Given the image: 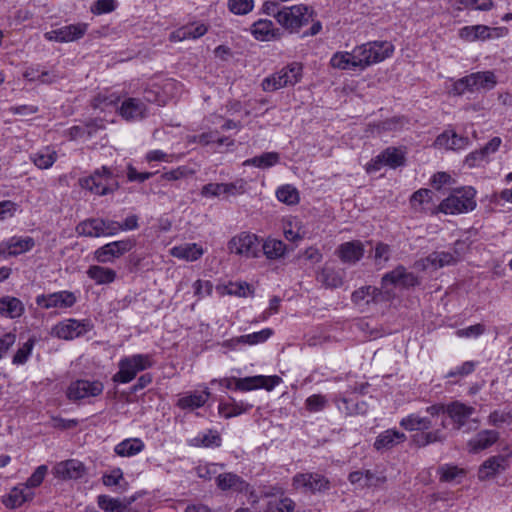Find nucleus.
<instances>
[{"mask_svg": "<svg viewBox=\"0 0 512 512\" xmlns=\"http://www.w3.org/2000/svg\"><path fill=\"white\" fill-rule=\"evenodd\" d=\"M34 497V492L29 490L24 484L13 487L10 492L3 497L5 507L15 509Z\"/></svg>", "mask_w": 512, "mask_h": 512, "instance_id": "30", "label": "nucleus"}, {"mask_svg": "<svg viewBox=\"0 0 512 512\" xmlns=\"http://www.w3.org/2000/svg\"><path fill=\"white\" fill-rule=\"evenodd\" d=\"M79 185L98 196L112 194L119 188L116 176L107 166H102L91 175L80 178Z\"/></svg>", "mask_w": 512, "mask_h": 512, "instance_id": "7", "label": "nucleus"}, {"mask_svg": "<svg viewBox=\"0 0 512 512\" xmlns=\"http://www.w3.org/2000/svg\"><path fill=\"white\" fill-rule=\"evenodd\" d=\"M460 257V254L448 251H436L431 253L423 262V267H432L434 269L454 264Z\"/></svg>", "mask_w": 512, "mask_h": 512, "instance_id": "36", "label": "nucleus"}, {"mask_svg": "<svg viewBox=\"0 0 512 512\" xmlns=\"http://www.w3.org/2000/svg\"><path fill=\"white\" fill-rule=\"evenodd\" d=\"M216 484L218 488L223 491H241L246 485L245 481H243L241 477L230 472L218 474L216 477Z\"/></svg>", "mask_w": 512, "mask_h": 512, "instance_id": "47", "label": "nucleus"}, {"mask_svg": "<svg viewBox=\"0 0 512 512\" xmlns=\"http://www.w3.org/2000/svg\"><path fill=\"white\" fill-rule=\"evenodd\" d=\"M29 159L39 169H49L57 160V152L50 146H45L30 154Z\"/></svg>", "mask_w": 512, "mask_h": 512, "instance_id": "40", "label": "nucleus"}, {"mask_svg": "<svg viewBox=\"0 0 512 512\" xmlns=\"http://www.w3.org/2000/svg\"><path fill=\"white\" fill-rule=\"evenodd\" d=\"M441 481L460 483L465 477V471L453 465H443L439 468Z\"/></svg>", "mask_w": 512, "mask_h": 512, "instance_id": "53", "label": "nucleus"}, {"mask_svg": "<svg viewBox=\"0 0 512 512\" xmlns=\"http://www.w3.org/2000/svg\"><path fill=\"white\" fill-rule=\"evenodd\" d=\"M405 161L406 150L403 147H388L366 164V171L376 173L383 167L396 169L404 166Z\"/></svg>", "mask_w": 512, "mask_h": 512, "instance_id": "14", "label": "nucleus"}, {"mask_svg": "<svg viewBox=\"0 0 512 512\" xmlns=\"http://www.w3.org/2000/svg\"><path fill=\"white\" fill-rule=\"evenodd\" d=\"M86 275L95 285H109L117 278L115 270L97 264L90 265L86 270Z\"/></svg>", "mask_w": 512, "mask_h": 512, "instance_id": "35", "label": "nucleus"}, {"mask_svg": "<svg viewBox=\"0 0 512 512\" xmlns=\"http://www.w3.org/2000/svg\"><path fill=\"white\" fill-rule=\"evenodd\" d=\"M89 24L78 22L60 27V34L63 43L74 42L81 39L88 31Z\"/></svg>", "mask_w": 512, "mask_h": 512, "instance_id": "45", "label": "nucleus"}, {"mask_svg": "<svg viewBox=\"0 0 512 512\" xmlns=\"http://www.w3.org/2000/svg\"><path fill=\"white\" fill-rule=\"evenodd\" d=\"M115 227L113 220L93 218L80 222L76 226V232L79 236L85 237H110L115 236Z\"/></svg>", "mask_w": 512, "mask_h": 512, "instance_id": "17", "label": "nucleus"}, {"mask_svg": "<svg viewBox=\"0 0 512 512\" xmlns=\"http://www.w3.org/2000/svg\"><path fill=\"white\" fill-rule=\"evenodd\" d=\"M486 331L484 324L478 323L462 329H458L455 334L459 338L477 339Z\"/></svg>", "mask_w": 512, "mask_h": 512, "instance_id": "61", "label": "nucleus"}, {"mask_svg": "<svg viewBox=\"0 0 512 512\" xmlns=\"http://www.w3.org/2000/svg\"><path fill=\"white\" fill-rule=\"evenodd\" d=\"M25 311L22 301L16 297L4 296L0 298V314L3 317L15 319L23 315Z\"/></svg>", "mask_w": 512, "mask_h": 512, "instance_id": "39", "label": "nucleus"}, {"mask_svg": "<svg viewBox=\"0 0 512 512\" xmlns=\"http://www.w3.org/2000/svg\"><path fill=\"white\" fill-rule=\"evenodd\" d=\"M283 234L286 240L298 242L305 237V229L297 217H287L283 221Z\"/></svg>", "mask_w": 512, "mask_h": 512, "instance_id": "43", "label": "nucleus"}, {"mask_svg": "<svg viewBox=\"0 0 512 512\" xmlns=\"http://www.w3.org/2000/svg\"><path fill=\"white\" fill-rule=\"evenodd\" d=\"M272 330L270 328L262 329L258 332H253L250 334L242 335L236 338H233L225 343L226 346L234 348L238 344H248V345H256L259 343L265 342L272 335Z\"/></svg>", "mask_w": 512, "mask_h": 512, "instance_id": "42", "label": "nucleus"}, {"mask_svg": "<svg viewBox=\"0 0 512 512\" xmlns=\"http://www.w3.org/2000/svg\"><path fill=\"white\" fill-rule=\"evenodd\" d=\"M252 36L262 42L277 40L281 36L279 28L269 19H258L250 27Z\"/></svg>", "mask_w": 512, "mask_h": 512, "instance_id": "25", "label": "nucleus"}, {"mask_svg": "<svg viewBox=\"0 0 512 512\" xmlns=\"http://www.w3.org/2000/svg\"><path fill=\"white\" fill-rule=\"evenodd\" d=\"M208 26L202 22L187 24L171 34V40L183 41L187 39H198L206 34Z\"/></svg>", "mask_w": 512, "mask_h": 512, "instance_id": "34", "label": "nucleus"}, {"mask_svg": "<svg viewBox=\"0 0 512 512\" xmlns=\"http://www.w3.org/2000/svg\"><path fill=\"white\" fill-rule=\"evenodd\" d=\"M154 364V356L149 353L123 356L118 361V371L112 376V381L116 384H128L138 373L152 368Z\"/></svg>", "mask_w": 512, "mask_h": 512, "instance_id": "2", "label": "nucleus"}, {"mask_svg": "<svg viewBox=\"0 0 512 512\" xmlns=\"http://www.w3.org/2000/svg\"><path fill=\"white\" fill-rule=\"evenodd\" d=\"M210 398V391L207 387L203 390H195L180 394L177 399V407L182 410L193 411L201 408Z\"/></svg>", "mask_w": 512, "mask_h": 512, "instance_id": "23", "label": "nucleus"}, {"mask_svg": "<svg viewBox=\"0 0 512 512\" xmlns=\"http://www.w3.org/2000/svg\"><path fill=\"white\" fill-rule=\"evenodd\" d=\"M478 365H479L478 361H474V360L465 361L462 364L450 369L447 372V374L445 375V378L466 377V376L472 374Z\"/></svg>", "mask_w": 512, "mask_h": 512, "instance_id": "55", "label": "nucleus"}, {"mask_svg": "<svg viewBox=\"0 0 512 512\" xmlns=\"http://www.w3.org/2000/svg\"><path fill=\"white\" fill-rule=\"evenodd\" d=\"M360 72L383 62L394 53V45L389 41H369L354 47Z\"/></svg>", "mask_w": 512, "mask_h": 512, "instance_id": "5", "label": "nucleus"}, {"mask_svg": "<svg viewBox=\"0 0 512 512\" xmlns=\"http://www.w3.org/2000/svg\"><path fill=\"white\" fill-rule=\"evenodd\" d=\"M280 160L279 154L276 152H266L259 156L246 159L243 166H254L260 169H267L276 165Z\"/></svg>", "mask_w": 512, "mask_h": 512, "instance_id": "50", "label": "nucleus"}, {"mask_svg": "<svg viewBox=\"0 0 512 512\" xmlns=\"http://www.w3.org/2000/svg\"><path fill=\"white\" fill-rule=\"evenodd\" d=\"M91 328L89 320L69 318L57 323L52 328V335L59 339L72 340L86 334Z\"/></svg>", "mask_w": 512, "mask_h": 512, "instance_id": "18", "label": "nucleus"}, {"mask_svg": "<svg viewBox=\"0 0 512 512\" xmlns=\"http://www.w3.org/2000/svg\"><path fill=\"white\" fill-rule=\"evenodd\" d=\"M118 6L117 0H97L91 6L94 15H102L113 12Z\"/></svg>", "mask_w": 512, "mask_h": 512, "instance_id": "62", "label": "nucleus"}, {"mask_svg": "<svg viewBox=\"0 0 512 512\" xmlns=\"http://www.w3.org/2000/svg\"><path fill=\"white\" fill-rule=\"evenodd\" d=\"M476 194V190L471 186L454 189L439 204V210L449 215L469 213L476 208Z\"/></svg>", "mask_w": 512, "mask_h": 512, "instance_id": "6", "label": "nucleus"}, {"mask_svg": "<svg viewBox=\"0 0 512 512\" xmlns=\"http://www.w3.org/2000/svg\"><path fill=\"white\" fill-rule=\"evenodd\" d=\"M338 257L344 263H356L364 255V246L360 241H350L341 244L337 249Z\"/></svg>", "mask_w": 512, "mask_h": 512, "instance_id": "32", "label": "nucleus"}, {"mask_svg": "<svg viewBox=\"0 0 512 512\" xmlns=\"http://www.w3.org/2000/svg\"><path fill=\"white\" fill-rule=\"evenodd\" d=\"M330 65L339 70L360 72L354 48L351 51H338L330 58Z\"/></svg>", "mask_w": 512, "mask_h": 512, "instance_id": "29", "label": "nucleus"}, {"mask_svg": "<svg viewBox=\"0 0 512 512\" xmlns=\"http://www.w3.org/2000/svg\"><path fill=\"white\" fill-rule=\"evenodd\" d=\"M36 304L42 309H69L77 302V296L74 292L61 290L48 294H40L35 298Z\"/></svg>", "mask_w": 512, "mask_h": 512, "instance_id": "16", "label": "nucleus"}, {"mask_svg": "<svg viewBox=\"0 0 512 512\" xmlns=\"http://www.w3.org/2000/svg\"><path fill=\"white\" fill-rule=\"evenodd\" d=\"M48 466L40 465L36 468V470L32 473V475L27 479L25 486L28 487L29 490L40 486L47 475Z\"/></svg>", "mask_w": 512, "mask_h": 512, "instance_id": "63", "label": "nucleus"}, {"mask_svg": "<svg viewBox=\"0 0 512 512\" xmlns=\"http://www.w3.org/2000/svg\"><path fill=\"white\" fill-rule=\"evenodd\" d=\"M255 6L254 0H228L227 8L234 15H247Z\"/></svg>", "mask_w": 512, "mask_h": 512, "instance_id": "56", "label": "nucleus"}, {"mask_svg": "<svg viewBox=\"0 0 512 512\" xmlns=\"http://www.w3.org/2000/svg\"><path fill=\"white\" fill-rule=\"evenodd\" d=\"M34 344V339H28L22 346L18 348L15 355L13 356L12 363L14 365L25 364L32 354Z\"/></svg>", "mask_w": 512, "mask_h": 512, "instance_id": "58", "label": "nucleus"}, {"mask_svg": "<svg viewBox=\"0 0 512 512\" xmlns=\"http://www.w3.org/2000/svg\"><path fill=\"white\" fill-rule=\"evenodd\" d=\"M508 467V456L495 455L485 460L478 470L480 480L493 478Z\"/></svg>", "mask_w": 512, "mask_h": 512, "instance_id": "26", "label": "nucleus"}, {"mask_svg": "<svg viewBox=\"0 0 512 512\" xmlns=\"http://www.w3.org/2000/svg\"><path fill=\"white\" fill-rule=\"evenodd\" d=\"M252 407L253 405L246 401H237L235 398L229 397L228 400H220L218 404V413L220 416L229 419L246 413Z\"/></svg>", "mask_w": 512, "mask_h": 512, "instance_id": "28", "label": "nucleus"}, {"mask_svg": "<svg viewBox=\"0 0 512 512\" xmlns=\"http://www.w3.org/2000/svg\"><path fill=\"white\" fill-rule=\"evenodd\" d=\"M104 383L96 378H77L72 380L65 390L66 398L74 404L91 403L104 392Z\"/></svg>", "mask_w": 512, "mask_h": 512, "instance_id": "4", "label": "nucleus"}, {"mask_svg": "<svg viewBox=\"0 0 512 512\" xmlns=\"http://www.w3.org/2000/svg\"><path fill=\"white\" fill-rule=\"evenodd\" d=\"M338 410L347 415L361 414L366 411V405L364 402L354 401L351 398L339 397L334 400Z\"/></svg>", "mask_w": 512, "mask_h": 512, "instance_id": "49", "label": "nucleus"}, {"mask_svg": "<svg viewBox=\"0 0 512 512\" xmlns=\"http://www.w3.org/2000/svg\"><path fill=\"white\" fill-rule=\"evenodd\" d=\"M96 101L103 102L106 105H116L119 115L128 122H136L150 115V102L145 99V91L142 97H125L120 101L119 97L99 96Z\"/></svg>", "mask_w": 512, "mask_h": 512, "instance_id": "3", "label": "nucleus"}, {"mask_svg": "<svg viewBox=\"0 0 512 512\" xmlns=\"http://www.w3.org/2000/svg\"><path fill=\"white\" fill-rule=\"evenodd\" d=\"M302 78V65L292 62L275 73L265 77L261 86L265 92H273L284 87L294 86Z\"/></svg>", "mask_w": 512, "mask_h": 512, "instance_id": "9", "label": "nucleus"}, {"mask_svg": "<svg viewBox=\"0 0 512 512\" xmlns=\"http://www.w3.org/2000/svg\"><path fill=\"white\" fill-rule=\"evenodd\" d=\"M182 85L174 79L153 80L145 89V99L159 106L165 105L181 92Z\"/></svg>", "mask_w": 512, "mask_h": 512, "instance_id": "12", "label": "nucleus"}, {"mask_svg": "<svg viewBox=\"0 0 512 512\" xmlns=\"http://www.w3.org/2000/svg\"><path fill=\"white\" fill-rule=\"evenodd\" d=\"M406 435L396 429H387L381 432L375 439L374 448L376 450H388L406 440Z\"/></svg>", "mask_w": 512, "mask_h": 512, "instance_id": "33", "label": "nucleus"}, {"mask_svg": "<svg viewBox=\"0 0 512 512\" xmlns=\"http://www.w3.org/2000/svg\"><path fill=\"white\" fill-rule=\"evenodd\" d=\"M380 295H384L383 290L373 286H365L353 292L352 300L355 304L362 302L368 304L370 301H376Z\"/></svg>", "mask_w": 512, "mask_h": 512, "instance_id": "51", "label": "nucleus"}, {"mask_svg": "<svg viewBox=\"0 0 512 512\" xmlns=\"http://www.w3.org/2000/svg\"><path fill=\"white\" fill-rule=\"evenodd\" d=\"M85 466L76 459H70L57 463L54 467V475L62 480H77L85 474Z\"/></svg>", "mask_w": 512, "mask_h": 512, "instance_id": "24", "label": "nucleus"}, {"mask_svg": "<svg viewBox=\"0 0 512 512\" xmlns=\"http://www.w3.org/2000/svg\"><path fill=\"white\" fill-rule=\"evenodd\" d=\"M136 245L132 238H126L104 244L94 252V258L98 263H112L115 259L131 251Z\"/></svg>", "mask_w": 512, "mask_h": 512, "instance_id": "15", "label": "nucleus"}, {"mask_svg": "<svg viewBox=\"0 0 512 512\" xmlns=\"http://www.w3.org/2000/svg\"><path fill=\"white\" fill-rule=\"evenodd\" d=\"M431 415L422 416L420 413H410L403 417L399 425L406 431H421L420 434L414 436L413 441L419 447H425L430 444L443 442L447 438L444 429L446 428V420L441 421V428L430 430L433 423Z\"/></svg>", "mask_w": 512, "mask_h": 512, "instance_id": "1", "label": "nucleus"}, {"mask_svg": "<svg viewBox=\"0 0 512 512\" xmlns=\"http://www.w3.org/2000/svg\"><path fill=\"white\" fill-rule=\"evenodd\" d=\"M34 247V238L30 236L13 235L0 241V256L4 259L17 257L30 252Z\"/></svg>", "mask_w": 512, "mask_h": 512, "instance_id": "20", "label": "nucleus"}, {"mask_svg": "<svg viewBox=\"0 0 512 512\" xmlns=\"http://www.w3.org/2000/svg\"><path fill=\"white\" fill-rule=\"evenodd\" d=\"M472 92L492 90L497 84V77L492 71H480L470 74Z\"/></svg>", "mask_w": 512, "mask_h": 512, "instance_id": "38", "label": "nucleus"}, {"mask_svg": "<svg viewBox=\"0 0 512 512\" xmlns=\"http://www.w3.org/2000/svg\"><path fill=\"white\" fill-rule=\"evenodd\" d=\"M425 412L432 417H438L440 414H446L447 417L451 419L454 429L460 430L467 424L471 416L475 413V408L456 400L448 404H433L426 407Z\"/></svg>", "mask_w": 512, "mask_h": 512, "instance_id": "8", "label": "nucleus"}, {"mask_svg": "<svg viewBox=\"0 0 512 512\" xmlns=\"http://www.w3.org/2000/svg\"><path fill=\"white\" fill-rule=\"evenodd\" d=\"M317 281L326 288H338L343 284V271L326 265L317 274Z\"/></svg>", "mask_w": 512, "mask_h": 512, "instance_id": "41", "label": "nucleus"}, {"mask_svg": "<svg viewBox=\"0 0 512 512\" xmlns=\"http://www.w3.org/2000/svg\"><path fill=\"white\" fill-rule=\"evenodd\" d=\"M469 144V139L467 137H462L457 135L452 130H447L437 136L434 141V146L436 148H444L448 150H463Z\"/></svg>", "mask_w": 512, "mask_h": 512, "instance_id": "27", "label": "nucleus"}, {"mask_svg": "<svg viewBox=\"0 0 512 512\" xmlns=\"http://www.w3.org/2000/svg\"><path fill=\"white\" fill-rule=\"evenodd\" d=\"M204 254V249L197 243H183L170 249V255L184 261L194 262Z\"/></svg>", "mask_w": 512, "mask_h": 512, "instance_id": "31", "label": "nucleus"}, {"mask_svg": "<svg viewBox=\"0 0 512 512\" xmlns=\"http://www.w3.org/2000/svg\"><path fill=\"white\" fill-rule=\"evenodd\" d=\"M379 480L371 471H354L349 474V481L358 487L374 486Z\"/></svg>", "mask_w": 512, "mask_h": 512, "instance_id": "54", "label": "nucleus"}, {"mask_svg": "<svg viewBox=\"0 0 512 512\" xmlns=\"http://www.w3.org/2000/svg\"><path fill=\"white\" fill-rule=\"evenodd\" d=\"M227 248L231 254L240 257L258 258L261 255V240L256 234L244 231L233 236Z\"/></svg>", "mask_w": 512, "mask_h": 512, "instance_id": "13", "label": "nucleus"}, {"mask_svg": "<svg viewBox=\"0 0 512 512\" xmlns=\"http://www.w3.org/2000/svg\"><path fill=\"white\" fill-rule=\"evenodd\" d=\"M294 507L295 503L292 499L283 497L279 501L269 500L264 512H292Z\"/></svg>", "mask_w": 512, "mask_h": 512, "instance_id": "60", "label": "nucleus"}, {"mask_svg": "<svg viewBox=\"0 0 512 512\" xmlns=\"http://www.w3.org/2000/svg\"><path fill=\"white\" fill-rule=\"evenodd\" d=\"M507 33L508 29L506 27H489L481 24L465 26L459 30L460 38L468 42L496 39L506 36Z\"/></svg>", "mask_w": 512, "mask_h": 512, "instance_id": "19", "label": "nucleus"}, {"mask_svg": "<svg viewBox=\"0 0 512 512\" xmlns=\"http://www.w3.org/2000/svg\"><path fill=\"white\" fill-rule=\"evenodd\" d=\"M328 398L322 394H313L305 400V408L310 413L323 411L328 405Z\"/></svg>", "mask_w": 512, "mask_h": 512, "instance_id": "59", "label": "nucleus"}, {"mask_svg": "<svg viewBox=\"0 0 512 512\" xmlns=\"http://www.w3.org/2000/svg\"><path fill=\"white\" fill-rule=\"evenodd\" d=\"M419 284L418 276L408 271L403 266H397L394 270L383 275L381 280V290L383 298H390L396 288H410Z\"/></svg>", "mask_w": 512, "mask_h": 512, "instance_id": "11", "label": "nucleus"}, {"mask_svg": "<svg viewBox=\"0 0 512 512\" xmlns=\"http://www.w3.org/2000/svg\"><path fill=\"white\" fill-rule=\"evenodd\" d=\"M276 197L286 205H296L300 200L298 190L290 184L280 186L276 190Z\"/></svg>", "mask_w": 512, "mask_h": 512, "instance_id": "52", "label": "nucleus"}, {"mask_svg": "<svg viewBox=\"0 0 512 512\" xmlns=\"http://www.w3.org/2000/svg\"><path fill=\"white\" fill-rule=\"evenodd\" d=\"M287 247L284 242L275 238H267L261 243V251L269 260H277L284 257Z\"/></svg>", "mask_w": 512, "mask_h": 512, "instance_id": "46", "label": "nucleus"}, {"mask_svg": "<svg viewBox=\"0 0 512 512\" xmlns=\"http://www.w3.org/2000/svg\"><path fill=\"white\" fill-rule=\"evenodd\" d=\"M23 77L30 82L38 81L43 84H49L56 81V75L42 69L40 65L29 66L25 69Z\"/></svg>", "mask_w": 512, "mask_h": 512, "instance_id": "48", "label": "nucleus"}, {"mask_svg": "<svg viewBox=\"0 0 512 512\" xmlns=\"http://www.w3.org/2000/svg\"><path fill=\"white\" fill-rule=\"evenodd\" d=\"M280 377L256 375L244 378H237L235 380L234 390L248 392L257 389H266L268 391L273 390L279 383Z\"/></svg>", "mask_w": 512, "mask_h": 512, "instance_id": "21", "label": "nucleus"}, {"mask_svg": "<svg viewBox=\"0 0 512 512\" xmlns=\"http://www.w3.org/2000/svg\"><path fill=\"white\" fill-rule=\"evenodd\" d=\"M194 295L198 300L210 296L213 292V284L209 280L198 279L193 283Z\"/></svg>", "mask_w": 512, "mask_h": 512, "instance_id": "64", "label": "nucleus"}, {"mask_svg": "<svg viewBox=\"0 0 512 512\" xmlns=\"http://www.w3.org/2000/svg\"><path fill=\"white\" fill-rule=\"evenodd\" d=\"M311 17L312 12L304 4L284 6L277 14V23L290 33H297L309 23Z\"/></svg>", "mask_w": 512, "mask_h": 512, "instance_id": "10", "label": "nucleus"}, {"mask_svg": "<svg viewBox=\"0 0 512 512\" xmlns=\"http://www.w3.org/2000/svg\"><path fill=\"white\" fill-rule=\"evenodd\" d=\"M498 438L497 431L482 430L469 440L468 446L471 452L477 453L492 446Z\"/></svg>", "mask_w": 512, "mask_h": 512, "instance_id": "37", "label": "nucleus"}, {"mask_svg": "<svg viewBox=\"0 0 512 512\" xmlns=\"http://www.w3.org/2000/svg\"><path fill=\"white\" fill-rule=\"evenodd\" d=\"M144 448L145 444L140 438H127L114 447V452L120 457H133L142 452Z\"/></svg>", "mask_w": 512, "mask_h": 512, "instance_id": "44", "label": "nucleus"}, {"mask_svg": "<svg viewBox=\"0 0 512 512\" xmlns=\"http://www.w3.org/2000/svg\"><path fill=\"white\" fill-rule=\"evenodd\" d=\"M295 489L305 492H321L329 488V481L319 473H298L293 477Z\"/></svg>", "mask_w": 512, "mask_h": 512, "instance_id": "22", "label": "nucleus"}, {"mask_svg": "<svg viewBox=\"0 0 512 512\" xmlns=\"http://www.w3.org/2000/svg\"><path fill=\"white\" fill-rule=\"evenodd\" d=\"M97 503L104 512H123L125 509V505L119 499L108 495H99Z\"/></svg>", "mask_w": 512, "mask_h": 512, "instance_id": "57", "label": "nucleus"}]
</instances>
